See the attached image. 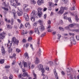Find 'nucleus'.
Instances as JSON below:
<instances>
[{
	"label": "nucleus",
	"instance_id": "obj_1",
	"mask_svg": "<svg viewBox=\"0 0 79 79\" xmlns=\"http://www.w3.org/2000/svg\"><path fill=\"white\" fill-rule=\"evenodd\" d=\"M12 42H10V41H8V43L7 44V46H8V45L10 44V46L11 47L12 45V43H13L14 44H16L17 45H18L19 44V41L18 40H16V38L15 37H13L12 39Z\"/></svg>",
	"mask_w": 79,
	"mask_h": 79
},
{
	"label": "nucleus",
	"instance_id": "obj_2",
	"mask_svg": "<svg viewBox=\"0 0 79 79\" xmlns=\"http://www.w3.org/2000/svg\"><path fill=\"white\" fill-rule=\"evenodd\" d=\"M31 17H35L37 18V12L35 10H33L31 13Z\"/></svg>",
	"mask_w": 79,
	"mask_h": 79
},
{
	"label": "nucleus",
	"instance_id": "obj_3",
	"mask_svg": "<svg viewBox=\"0 0 79 79\" xmlns=\"http://www.w3.org/2000/svg\"><path fill=\"white\" fill-rule=\"evenodd\" d=\"M74 37H71L70 38V40L71 42V44L72 45V44H74V45H75L76 44V41L74 40Z\"/></svg>",
	"mask_w": 79,
	"mask_h": 79
},
{
	"label": "nucleus",
	"instance_id": "obj_4",
	"mask_svg": "<svg viewBox=\"0 0 79 79\" xmlns=\"http://www.w3.org/2000/svg\"><path fill=\"white\" fill-rule=\"evenodd\" d=\"M10 4L12 6H13L15 7V8H16V5L13 2H15V0H10Z\"/></svg>",
	"mask_w": 79,
	"mask_h": 79
},
{
	"label": "nucleus",
	"instance_id": "obj_5",
	"mask_svg": "<svg viewBox=\"0 0 79 79\" xmlns=\"http://www.w3.org/2000/svg\"><path fill=\"white\" fill-rule=\"evenodd\" d=\"M24 17L25 18L26 21H29V16H28V15L27 13L24 14Z\"/></svg>",
	"mask_w": 79,
	"mask_h": 79
},
{
	"label": "nucleus",
	"instance_id": "obj_6",
	"mask_svg": "<svg viewBox=\"0 0 79 79\" xmlns=\"http://www.w3.org/2000/svg\"><path fill=\"white\" fill-rule=\"evenodd\" d=\"M28 65H27V63L25 62L24 64V67H26V68H27V66H28L29 68L30 69V68H31V67H30V66H31V63H28Z\"/></svg>",
	"mask_w": 79,
	"mask_h": 79
},
{
	"label": "nucleus",
	"instance_id": "obj_7",
	"mask_svg": "<svg viewBox=\"0 0 79 79\" xmlns=\"http://www.w3.org/2000/svg\"><path fill=\"white\" fill-rule=\"evenodd\" d=\"M5 34V33L3 32L1 34H0V39H2V40H3L4 38H5V37L4 36V35Z\"/></svg>",
	"mask_w": 79,
	"mask_h": 79
},
{
	"label": "nucleus",
	"instance_id": "obj_8",
	"mask_svg": "<svg viewBox=\"0 0 79 79\" xmlns=\"http://www.w3.org/2000/svg\"><path fill=\"white\" fill-rule=\"evenodd\" d=\"M64 12V10H63L61 8V9L58 12L57 14L59 15H63V13Z\"/></svg>",
	"mask_w": 79,
	"mask_h": 79
},
{
	"label": "nucleus",
	"instance_id": "obj_9",
	"mask_svg": "<svg viewBox=\"0 0 79 79\" xmlns=\"http://www.w3.org/2000/svg\"><path fill=\"white\" fill-rule=\"evenodd\" d=\"M44 3V0H41V1L38 0L37 2V3L38 5H42V3Z\"/></svg>",
	"mask_w": 79,
	"mask_h": 79
},
{
	"label": "nucleus",
	"instance_id": "obj_10",
	"mask_svg": "<svg viewBox=\"0 0 79 79\" xmlns=\"http://www.w3.org/2000/svg\"><path fill=\"white\" fill-rule=\"evenodd\" d=\"M54 74L55 75L56 78V79H58V73H56V69H54Z\"/></svg>",
	"mask_w": 79,
	"mask_h": 79
},
{
	"label": "nucleus",
	"instance_id": "obj_11",
	"mask_svg": "<svg viewBox=\"0 0 79 79\" xmlns=\"http://www.w3.org/2000/svg\"><path fill=\"white\" fill-rule=\"evenodd\" d=\"M40 63V60L37 57L36 58V60L35 61V64H37L38 63Z\"/></svg>",
	"mask_w": 79,
	"mask_h": 79
},
{
	"label": "nucleus",
	"instance_id": "obj_12",
	"mask_svg": "<svg viewBox=\"0 0 79 79\" xmlns=\"http://www.w3.org/2000/svg\"><path fill=\"white\" fill-rule=\"evenodd\" d=\"M34 31L35 32H36L37 34H38V35H40V32L39 30H38V28H35Z\"/></svg>",
	"mask_w": 79,
	"mask_h": 79
},
{
	"label": "nucleus",
	"instance_id": "obj_13",
	"mask_svg": "<svg viewBox=\"0 0 79 79\" xmlns=\"http://www.w3.org/2000/svg\"><path fill=\"white\" fill-rule=\"evenodd\" d=\"M1 50H2V53L3 55H4V54L5 53V49H4V48H3V46L2 47Z\"/></svg>",
	"mask_w": 79,
	"mask_h": 79
},
{
	"label": "nucleus",
	"instance_id": "obj_14",
	"mask_svg": "<svg viewBox=\"0 0 79 79\" xmlns=\"http://www.w3.org/2000/svg\"><path fill=\"white\" fill-rule=\"evenodd\" d=\"M25 26L26 27H28V28L31 27V25L29 23H26L25 24Z\"/></svg>",
	"mask_w": 79,
	"mask_h": 79
},
{
	"label": "nucleus",
	"instance_id": "obj_15",
	"mask_svg": "<svg viewBox=\"0 0 79 79\" xmlns=\"http://www.w3.org/2000/svg\"><path fill=\"white\" fill-rule=\"evenodd\" d=\"M41 76H44V77L43 79H48V77L47 75H45V74L44 73H42L41 74Z\"/></svg>",
	"mask_w": 79,
	"mask_h": 79
},
{
	"label": "nucleus",
	"instance_id": "obj_16",
	"mask_svg": "<svg viewBox=\"0 0 79 79\" xmlns=\"http://www.w3.org/2000/svg\"><path fill=\"white\" fill-rule=\"evenodd\" d=\"M39 28L40 29L41 31H43L45 29V28L43 26V25L39 27Z\"/></svg>",
	"mask_w": 79,
	"mask_h": 79
},
{
	"label": "nucleus",
	"instance_id": "obj_17",
	"mask_svg": "<svg viewBox=\"0 0 79 79\" xmlns=\"http://www.w3.org/2000/svg\"><path fill=\"white\" fill-rule=\"evenodd\" d=\"M42 12L41 11H38V15L40 18L42 15Z\"/></svg>",
	"mask_w": 79,
	"mask_h": 79
},
{
	"label": "nucleus",
	"instance_id": "obj_18",
	"mask_svg": "<svg viewBox=\"0 0 79 79\" xmlns=\"http://www.w3.org/2000/svg\"><path fill=\"white\" fill-rule=\"evenodd\" d=\"M38 68L40 69V70L42 69H43V65L41 64H40L38 66Z\"/></svg>",
	"mask_w": 79,
	"mask_h": 79
},
{
	"label": "nucleus",
	"instance_id": "obj_19",
	"mask_svg": "<svg viewBox=\"0 0 79 79\" xmlns=\"http://www.w3.org/2000/svg\"><path fill=\"white\" fill-rule=\"evenodd\" d=\"M73 71V69L70 67L68 68L67 70V72L68 73L71 72V71Z\"/></svg>",
	"mask_w": 79,
	"mask_h": 79
},
{
	"label": "nucleus",
	"instance_id": "obj_20",
	"mask_svg": "<svg viewBox=\"0 0 79 79\" xmlns=\"http://www.w3.org/2000/svg\"><path fill=\"white\" fill-rule=\"evenodd\" d=\"M39 23L41 25H43V21L41 20H39L37 22V23Z\"/></svg>",
	"mask_w": 79,
	"mask_h": 79
},
{
	"label": "nucleus",
	"instance_id": "obj_21",
	"mask_svg": "<svg viewBox=\"0 0 79 79\" xmlns=\"http://www.w3.org/2000/svg\"><path fill=\"white\" fill-rule=\"evenodd\" d=\"M23 77H27L28 76V73L27 72L24 73L23 74Z\"/></svg>",
	"mask_w": 79,
	"mask_h": 79
},
{
	"label": "nucleus",
	"instance_id": "obj_22",
	"mask_svg": "<svg viewBox=\"0 0 79 79\" xmlns=\"http://www.w3.org/2000/svg\"><path fill=\"white\" fill-rule=\"evenodd\" d=\"M15 2L16 3V6H18L19 5H21V4L20 3H19L18 2V0H15Z\"/></svg>",
	"mask_w": 79,
	"mask_h": 79
},
{
	"label": "nucleus",
	"instance_id": "obj_23",
	"mask_svg": "<svg viewBox=\"0 0 79 79\" xmlns=\"http://www.w3.org/2000/svg\"><path fill=\"white\" fill-rule=\"evenodd\" d=\"M24 56L26 58H27V59H28V58H29V56L28 55V53H27L26 52L25 53Z\"/></svg>",
	"mask_w": 79,
	"mask_h": 79
},
{
	"label": "nucleus",
	"instance_id": "obj_24",
	"mask_svg": "<svg viewBox=\"0 0 79 79\" xmlns=\"http://www.w3.org/2000/svg\"><path fill=\"white\" fill-rule=\"evenodd\" d=\"M4 61L5 60L4 59H1L0 60V63H1V64H3Z\"/></svg>",
	"mask_w": 79,
	"mask_h": 79
},
{
	"label": "nucleus",
	"instance_id": "obj_25",
	"mask_svg": "<svg viewBox=\"0 0 79 79\" xmlns=\"http://www.w3.org/2000/svg\"><path fill=\"white\" fill-rule=\"evenodd\" d=\"M31 4H33L34 5H35V4L36 3V2H35V0H31Z\"/></svg>",
	"mask_w": 79,
	"mask_h": 79
},
{
	"label": "nucleus",
	"instance_id": "obj_26",
	"mask_svg": "<svg viewBox=\"0 0 79 79\" xmlns=\"http://www.w3.org/2000/svg\"><path fill=\"white\" fill-rule=\"evenodd\" d=\"M61 9L63 10H68V7H61Z\"/></svg>",
	"mask_w": 79,
	"mask_h": 79
},
{
	"label": "nucleus",
	"instance_id": "obj_27",
	"mask_svg": "<svg viewBox=\"0 0 79 79\" xmlns=\"http://www.w3.org/2000/svg\"><path fill=\"white\" fill-rule=\"evenodd\" d=\"M12 14H13L14 19H15V18H16V12H12Z\"/></svg>",
	"mask_w": 79,
	"mask_h": 79
},
{
	"label": "nucleus",
	"instance_id": "obj_28",
	"mask_svg": "<svg viewBox=\"0 0 79 79\" xmlns=\"http://www.w3.org/2000/svg\"><path fill=\"white\" fill-rule=\"evenodd\" d=\"M69 27L72 28L74 26V24H71L69 25Z\"/></svg>",
	"mask_w": 79,
	"mask_h": 79
},
{
	"label": "nucleus",
	"instance_id": "obj_29",
	"mask_svg": "<svg viewBox=\"0 0 79 79\" xmlns=\"http://www.w3.org/2000/svg\"><path fill=\"white\" fill-rule=\"evenodd\" d=\"M13 23H14V19L12 18L11 20L10 23L11 25H13Z\"/></svg>",
	"mask_w": 79,
	"mask_h": 79
},
{
	"label": "nucleus",
	"instance_id": "obj_30",
	"mask_svg": "<svg viewBox=\"0 0 79 79\" xmlns=\"http://www.w3.org/2000/svg\"><path fill=\"white\" fill-rule=\"evenodd\" d=\"M7 28H8V29H12V27H13L10 25H7Z\"/></svg>",
	"mask_w": 79,
	"mask_h": 79
},
{
	"label": "nucleus",
	"instance_id": "obj_31",
	"mask_svg": "<svg viewBox=\"0 0 79 79\" xmlns=\"http://www.w3.org/2000/svg\"><path fill=\"white\" fill-rule=\"evenodd\" d=\"M15 56H16V54H13V56H10V58H15Z\"/></svg>",
	"mask_w": 79,
	"mask_h": 79
},
{
	"label": "nucleus",
	"instance_id": "obj_32",
	"mask_svg": "<svg viewBox=\"0 0 79 79\" xmlns=\"http://www.w3.org/2000/svg\"><path fill=\"white\" fill-rule=\"evenodd\" d=\"M12 50H13V49H12L10 47H9V50L8 51V52H9V53H11V52H12Z\"/></svg>",
	"mask_w": 79,
	"mask_h": 79
},
{
	"label": "nucleus",
	"instance_id": "obj_33",
	"mask_svg": "<svg viewBox=\"0 0 79 79\" xmlns=\"http://www.w3.org/2000/svg\"><path fill=\"white\" fill-rule=\"evenodd\" d=\"M33 77H34V78H35V79H37V74H35V73H33Z\"/></svg>",
	"mask_w": 79,
	"mask_h": 79
},
{
	"label": "nucleus",
	"instance_id": "obj_34",
	"mask_svg": "<svg viewBox=\"0 0 79 79\" xmlns=\"http://www.w3.org/2000/svg\"><path fill=\"white\" fill-rule=\"evenodd\" d=\"M2 9L4 10L5 11H8V8H6V7H2Z\"/></svg>",
	"mask_w": 79,
	"mask_h": 79
},
{
	"label": "nucleus",
	"instance_id": "obj_35",
	"mask_svg": "<svg viewBox=\"0 0 79 79\" xmlns=\"http://www.w3.org/2000/svg\"><path fill=\"white\" fill-rule=\"evenodd\" d=\"M75 19L77 21V22H78L79 21V19H78V17H77V15H76L75 16Z\"/></svg>",
	"mask_w": 79,
	"mask_h": 79
},
{
	"label": "nucleus",
	"instance_id": "obj_36",
	"mask_svg": "<svg viewBox=\"0 0 79 79\" xmlns=\"http://www.w3.org/2000/svg\"><path fill=\"white\" fill-rule=\"evenodd\" d=\"M27 6H28V5L27 4H25L23 5V8H24V9L25 8L27 7Z\"/></svg>",
	"mask_w": 79,
	"mask_h": 79
},
{
	"label": "nucleus",
	"instance_id": "obj_37",
	"mask_svg": "<svg viewBox=\"0 0 79 79\" xmlns=\"http://www.w3.org/2000/svg\"><path fill=\"white\" fill-rule=\"evenodd\" d=\"M35 17H31V20L32 21H35Z\"/></svg>",
	"mask_w": 79,
	"mask_h": 79
},
{
	"label": "nucleus",
	"instance_id": "obj_38",
	"mask_svg": "<svg viewBox=\"0 0 79 79\" xmlns=\"http://www.w3.org/2000/svg\"><path fill=\"white\" fill-rule=\"evenodd\" d=\"M30 10V9L29 8H27L26 9H25V11H26V12H28V11H29V10Z\"/></svg>",
	"mask_w": 79,
	"mask_h": 79
},
{
	"label": "nucleus",
	"instance_id": "obj_39",
	"mask_svg": "<svg viewBox=\"0 0 79 79\" xmlns=\"http://www.w3.org/2000/svg\"><path fill=\"white\" fill-rule=\"evenodd\" d=\"M48 64H50V65H52V64H53V63L52 61H50L48 63Z\"/></svg>",
	"mask_w": 79,
	"mask_h": 79
},
{
	"label": "nucleus",
	"instance_id": "obj_40",
	"mask_svg": "<svg viewBox=\"0 0 79 79\" xmlns=\"http://www.w3.org/2000/svg\"><path fill=\"white\" fill-rule=\"evenodd\" d=\"M28 42H31V40H32V38L31 37H29L28 39Z\"/></svg>",
	"mask_w": 79,
	"mask_h": 79
},
{
	"label": "nucleus",
	"instance_id": "obj_41",
	"mask_svg": "<svg viewBox=\"0 0 79 79\" xmlns=\"http://www.w3.org/2000/svg\"><path fill=\"white\" fill-rule=\"evenodd\" d=\"M79 30L76 29H73V32H79Z\"/></svg>",
	"mask_w": 79,
	"mask_h": 79
},
{
	"label": "nucleus",
	"instance_id": "obj_42",
	"mask_svg": "<svg viewBox=\"0 0 79 79\" xmlns=\"http://www.w3.org/2000/svg\"><path fill=\"white\" fill-rule=\"evenodd\" d=\"M64 28L65 29H66L67 30H69V25L68 26L65 27Z\"/></svg>",
	"mask_w": 79,
	"mask_h": 79
},
{
	"label": "nucleus",
	"instance_id": "obj_43",
	"mask_svg": "<svg viewBox=\"0 0 79 79\" xmlns=\"http://www.w3.org/2000/svg\"><path fill=\"white\" fill-rule=\"evenodd\" d=\"M17 13L18 16H21V15H22V14H21V13L18 12V11L17 12Z\"/></svg>",
	"mask_w": 79,
	"mask_h": 79
},
{
	"label": "nucleus",
	"instance_id": "obj_44",
	"mask_svg": "<svg viewBox=\"0 0 79 79\" xmlns=\"http://www.w3.org/2000/svg\"><path fill=\"white\" fill-rule=\"evenodd\" d=\"M16 52H17L18 53H19L21 52V50L19 49L18 48L16 49Z\"/></svg>",
	"mask_w": 79,
	"mask_h": 79
},
{
	"label": "nucleus",
	"instance_id": "obj_45",
	"mask_svg": "<svg viewBox=\"0 0 79 79\" xmlns=\"http://www.w3.org/2000/svg\"><path fill=\"white\" fill-rule=\"evenodd\" d=\"M42 71L41 72L42 73V74H44L45 73V69H44L43 68L42 69H41Z\"/></svg>",
	"mask_w": 79,
	"mask_h": 79
},
{
	"label": "nucleus",
	"instance_id": "obj_46",
	"mask_svg": "<svg viewBox=\"0 0 79 79\" xmlns=\"http://www.w3.org/2000/svg\"><path fill=\"white\" fill-rule=\"evenodd\" d=\"M64 19H68V18L67 17V16L66 15L65 16V15L64 16Z\"/></svg>",
	"mask_w": 79,
	"mask_h": 79
},
{
	"label": "nucleus",
	"instance_id": "obj_47",
	"mask_svg": "<svg viewBox=\"0 0 79 79\" xmlns=\"http://www.w3.org/2000/svg\"><path fill=\"white\" fill-rule=\"evenodd\" d=\"M34 33V31H30L29 32V34L30 35H32V34Z\"/></svg>",
	"mask_w": 79,
	"mask_h": 79
},
{
	"label": "nucleus",
	"instance_id": "obj_48",
	"mask_svg": "<svg viewBox=\"0 0 79 79\" xmlns=\"http://www.w3.org/2000/svg\"><path fill=\"white\" fill-rule=\"evenodd\" d=\"M38 11H42V8L41 7H39L38 9Z\"/></svg>",
	"mask_w": 79,
	"mask_h": 79
},
{
	"label": "nucleus",
	"instance_id": "obj_49",
	"mask_svg": "<svg viewBox=\"0 0 79 79\" xmlns=\"http://www.w3.org/2000/svg\"><path fill=\"white\" fill-rule=\"evenodd\" d=\"M70 13L71 15H72V16H74V12H70Z\"/></svg>",
	"mask_w": 79,
	"mask_h": 79
},
{
	"label": "nucleus",
	"instance_id": "obj_50",
	"mask_svg": "<svg viewBox=\"0 0 79 79\" xmlns=\"http://www.w3.org/2000/svg\"><path fill=\"white\" fill-rule=\"evenodd\" d=\"M62 2H64V3H67V2H68V1L67 0H62Z\"/></svg>",
	"mask_w": 79,
	"mask_h": 79
},
{
	"label": "nucleus",
	"instance_id": "obj_51",
	"mask_svg": "<svg viewBox=\"0 0 79 79\" xmlns=\"http://www.w3.org/2000/svg\"><path fill=\"white\" fill-rule=\"evenodd\" d=\"M46 33H43L41 35V37H44V36H45V34Z\"/></svg>",
	"mask_w": 79,
	"mask_h": 79
},
{
	"label": "nucleus",
	"instance_id": "obj_52",
	"mask_svg": "<svg viewBox=\"0 0 79 79\" xmlns=\"http://www.w3.org/2000/svg\"><path fill=\"white\" fill-rule=\"evenodd\" d=\"M68 19L69 22H70L71 23H72V21H71V18H68Z\"/></svg>",
	"mask_w": 79,
	"mask_h": 79
},
{
	"label": "nucleus",
	"instance_id": "obj_53",
	"mask_svg": "<svg viewBox=\"0 0 79 79\" xmlns=\"http://www.w3.org/2000/svg\"><path fill=\"white\" fill-rule=\"evenodd\" d=\"M29 44L28 43L27 44L26 46V48H27L28 47H29Z\"/></svg>",
	"mask_w": 79,
	"mask_h": 79
},
{
	"label": "nucleus",
	"instance_id": "obj_54",
	"mask_svg": "<svg viewBox=\"0 0 79 79\" xmlns=\"http://www.w3.org/2000/svg\"><path fill=\"white\" fill-rule=\"evenodd\" d=\"M48 24H51V21L50 20H49L48 21Z\"/></svg>",
	"mask_w": 79,
	"mask_h": 79
},
{
	"label": "nucleus",
	"instance_id": "obj_55",
	"mask_svg": "<svg viewBox=\"0 0 79 79\" xmlns=\"http://www.w3.org/2000/svg\"><path fill=\"white\" fill-rule=\"evenodd\" d=\"M76 39L77 40H79V35H77L76 36Z\"/></svg>",
	"mask_w": 79,
	"mask_h": 79
},
{
	"label": "nucleus",
	"instance_id": "obj_56",
	"mask_svg": "<svg viewBox=\"0 0 79 79\" xmlns=\"http://www.w3.org/2000/svg\"><path fill=\"white\" fill-rule=\"evenodd\" d=\"M37 24V22H35V23H34L33 24V26H36V24Z\"/></svg>",
	"mask_w": 79,
	"mask_h": 79
},
{
	"label": "nucleus",
	"instance_id": "obj_57",
	"mask_svg": "<svg viewBox=\"0 0 79 79\" xmlns=\"http://www.w3.org/2000/svg\"><path fill=\"white\" fill-rule=\"evenodd\" d=\"M34 67H35V66L34 65V64H32L31 65V68L32 69H33V68H34Z\"/></svg>",
	"mask_w": 79,
	"mask_h": 79
},
{
	"label": "nucleus",
	"instance_id": "obj_58",
	"mask_svg": "<svg viewBox=\"0 0 79 79\" xmlns=\"http://www.w3.org/2000/svg\"><path fill=\"white\" fill-rule=\"evenodd\" d=\"M9 79H13V77L12 76V75H10V76H9Z\"/></svg>",
	"mask_w": 79,
	"mask_h": 79
},
{
	"label": "nucleus",
	"instance_id": "obj_59",
	"mask_svg": "<svg viewBox=\"0 0 79 79\" xmlns=\"http://www.w3.org/2000/svg\"><path fill=\"white\" fill-rule=\"evenodd\" d=\"M19 78H21L22 77V74H20L18 76Z\"/></svg>",
	"mask_w": 79,
	"mask_h": 79
},
{
	"label": "nucleus",
	"instance_id": "obj_60",
	"mask_svg": "<svg viewBox=\"0 0 79 79\" xmlns=\"http://www.w3.org/2000/svg\"><path fill=\"white\" fill-rule=\"evenodd\" d=\"M67 14H68V12H65L63 14V15L64 16H65V15H66Z\"/></svg>",
	"mask_w": 79,
	"mask_h": 79
},
{
	"label": "nucleus",
	"instance_id": "obj_61",
	"mask_svg": "<svg viewBox=\"0 0 79 79\" xmlns=\"http://www.w3.org/2000/svg\"><path fill=\"white\" fill-rule=\"evenodd\" d=\"M4 24V23L2 21L0 22V25H1V26L3 25Z\"/></svg>",
	"mask_w": 79,
	"mask_h": 79
},
{
	"label": "nucleus",
	"instance_id": "obj_62",
	"mask_svg": "<svg viewBox=\"0 0 79 79\" xmlns=\"http://www.w3.org/2000/svg\"><path fill=\"white\" fill-rule=\"evenodd\" d=\"M58 39H60V37H61V35H60L59 34H58Z\"/></svg>",
	"mask_w": 79,
	"mask_h": 79
},
{
	"label": "nucleus",
	"instance_id": "obj_63",
	"mask_svg": "<svg viewBox=\"0 0 79 79\" xmlns=\"http://www.w3.org/2000/svg\"><path fill=\"white\" fill-rule=\"evenodd\" d=\"M74 77L76 79H79V75H78L76 78L75 76Z\"/></svg>",
	"mask_w": 79,
	"mask_h": 79
},
{
	"label": "nucleus",
	"instance_id": "obj_64",
	"mask_svg": "<svg viewBox=\"0 0 79 79\" xmlns=\"http://www.w3.org/2000/svg\"><path fill=\"white\" fill-rule=\"evenodd\" d=\"M72 3H73V4H75V3H76V1L75 0H73Z\"/></svg>",
	"mask_w": 79,
	"mask_h": 79
}]
</instances>
